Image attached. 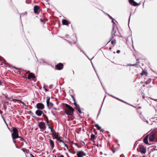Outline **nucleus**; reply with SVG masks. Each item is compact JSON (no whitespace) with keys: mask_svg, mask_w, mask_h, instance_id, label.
Listing matches in <instances>:
<instances>
[{"mask_svg":"<svg viewBox=\"0 0 157 157\" xmlns=\"http://www.w3.org/2000/svg\"><path fill=\"white\" fill-rule=\"evenodd\" d=\"M65 105L69 109V110H65L64 111V112L68 116H73V112L75 109L72 107L67 104H65Z\"/></svg>","mask_w":157,"mask_h":157,"instance_id":"f257e3e1","label":"nucleus"},{"mask_svg":"<svg viewBox=\"0 0 157 157\" xmlns=\"http://www.w3.org/2000/svg\"><path fill=\"white\" fill-rule=\"evenodd\" d=\"M113 26L112 31V35L111 38H110V40L108 43H109L110 41H111L113 38V36H116L118 35V34L116 33L117 31V29L116 28L115 23L113 21Z\"/></svg>","mask_w":157,"mask_h":157,"instance_id":"f03ea898","label":"nucleus"},{"mask_svg":"<svg viewBox=\"0 0 157 157\" xmlns=\"http://www.w3.org/2000/svg\"><path fill=\"white\" fill-rule=\"evenodd\" d=\"M12 130L13 132L12 133V138L13 139L18 138V133L17 129L15 128H13Z\"/></svg>","mask_w":157,"mask_h":157,"instance_id":"7ed1b4c3","label":"nucleus"},{"mask_svg":"<svg viewBox=\"0 0 157 157\" xmlns=\"http://www.w3.org/2000/svg\"><path fill=\"white\" fill-rule=\"evenodd\" d=\"M140 152L142 154H145L146 152V150L144 146L143 145L139 146Z\"/></svg>","mask_w":157,"mask_h":157,"instance_id":"20e7f679","label":"nucleus"},{"mask_svg":"<svg viewBox=\"0 0 157 157\" xmlns=\"http://www.w3.org/2000/svg\"><path fill=\"white\" fill-rule=\"evenodd\" d=\"M47 105L48 108L49 109H51L53 106V104L50 101V98H48L46 100Z\"/></svg>","mask_w":157,"mask_h":157,"instance_id":"39448f33","label":"nucleus"},{"mask_svg":"<svg viewBox=\"0 0 157 157\" xmlns=\"http://www.w3.org/2000/svg\"><path fill=\"white\" fill-rule=\"evenodd\" d=\"M38 126L40 129H42L43 130H44L46 128V127L44 122H41L39 123Z\"/></svg>","mask_w":157,"mask_h":157,"instance_id":"423d86ee","label":"nucleus"},{"mask_svg":"<svg viewBox=\"0 0 157 157\" xmlns=\"http://www.w3.org/2000/svg\"><path fill=\"white\" fill-rule=\"evenodd\" d=\"M55 138L58 141H59V143H60V142H63V140L61 139V138H62L59 135L58 133H56L55 132Z\"/></svg>","mask_w":157,"mask_h":157,"instance_id":"0eeeda50","label":"nucleus"},{"mask_svg":"<svg viewBox=\"0 0 157 157\" xmlns=\"http://www.w3.org/2000/svg\"><path fill=\"white\" fill-rule=\"evenodd\" d=\"M36 107L38 109L42 110L44 108V105L42 103H39L36 104Z\"/></svg>","mask_w":157,"mask_h":157,"instance_id":"6e6552de","label":"nucleus"},{"mask_svg":"<svg viewBox=\"0 0 157 157\" xmlns=\"http://www.w3.org/2000/svg\"><path fill=\"white\" fill-rule=\"evenodd\" d=\"M55 67L56 69L58 70H60L63 69V65L62 63H59V64L56 65Z\"/></svg>","mask_w":157,"mask_h":157,"instance_id":"1a4fd4ad","label":"nucleus"},{"mask_svg":"<svg viewBox=\"0 0 157 157\" xmlns=\"http://www.w3.org/2000/svg\"><path fill=\"white\" fill-rule=\"evenodd\" d=\"M78 157H83L86 155V154L82 151H78L77 154Z\"/></svg>","mask_w":157,"mask_h":157,"instance_id":"9d476101","label":"nucleus"},{"mask_svg":"<svg viewBox=\"0 0 157 157\" xmlns=\"http://www.w3.org/2000/svg\"><path fill=\"white\" fill-rule=\"evenodd\" d=\"M74 105L76 108V109L80 113H82V112L79 105H78L76 102H74Z\"/></svg>","mask_w":157,"mask_h":157,"instance_id":"9b49d317","label":"nucleus"},{"mask_svg":"<svg viewBox=\"0 0 157 157\" xmlns=\"http://www.w3.org/2000/svg\"><path fill=\"white\" fill-rule=\"evenodd\" d=\"M130 3L132 5L134 6H139L140 4H138L137 3L135 2L133 0H129Z\"/></svg>","mask_w":157,"mask_h":157,"instance_id":"f8f14e48","label":"nucleus"},{"mask_svg":"<svg viewBox=\"0 0 157 157\" xmlns=\"http://www.w3.org/2000/svg\"><path fill=\"white\" fill-rule=\"evenodd\" d=\"M35 114L38 116H41L42 114H44L43 111L40 109H38L36 110L35 112Z\"/></svg>","mask_w":157,"mask_h":157,"instance_id":"ddd939ff","label":"nucleus"},{"mask_svg":"<svg viewBox=\"0 0 157 157\" xmlns=\"http://www.w3.org/2000/svg\"><path fill=\"white\" fill-rule=\"evenodd\" d=\"M148 135H146L143 140L144 142L147 145H149L148 144Z\"/></svg>","mask_w":157,"mask_h":157,"instance_id":"4468645a","label":"nucleus"},{"mask_svg":"<svg viewBox=\"0 0 157 157\" xmlns=\"http://www.w3.org/2000/svg\"><path fill=\"white\" fill-rule=\"evenodd\" d=\"M157 120L156 118H153L151 119L150 120V121L151 122V123L150 124L155 125L156 123L155 121H156Z\"/></svg>","mask_w":157,"mask_h":157,"instance_id":"2eb2a0df","label":"nucleus"},{"mask_svg":"<svg viewBox=\"0 0 157 157\" xmlns=\"http://www.w3.org/2000/svg\"><path fill=\"white\" fill-rule=\"evenodd\" d=\"M49 140L51 146V149H53L54 147V141L50 139H49Z\"/></svg>","mask_w":157,"mask_h":157,"instance_id":"dca6fc26","label":"nucleus"},{"mask_svg":"<svg viewBox=\"0 0 157 157\" xmlns=\"http://www.w3.org/2000/svg\"><path fill=\"white\" fill-rule=\"evenodd\" d=\"M39 7L38 6L36 5L34 7V12L35 13H38L37 10H39Z\"/></svg>","mask_w":157,"mask_h":157,"instance_id":"f3484780","label":"nucleus"},{"mask_svg":"<svg viewBox=\"0 0 157 157\" xmlns=\"http://www.w3.org/2000/svg\"><path fill=\"white\" fill-rule=\"evenodd\" d=\"M154 135L153 134H151L149 137V140L150 141H152L154 140Z\"/></svg>","mask_w":157,"mask_h":157,"instance_id":"a211bd4d","label":"nucleus"},{"mask_svg":"<svg viewBox=\"0 0 157 157\" xmlns=\"http://www.w3.org/2000/svg\"><path fill=\"white\" fill-rule=\"evenodd\" d=\"M35 78V75L32 73H30L27 78L28 79H30L31 78Z\"/></svg>","mask_w":157,"mask_h":157,"instance_id":"6ab92c4d","label":"nucleus"},{"mask_svg":"<svg viewBox=\"0 0 157 157\" xmlns=\"http://www.w3.org/2000/svg\"><path fill=\"white\" fill-rule=\"evenodd\" d=\"M95 126L97 128V129L100 130L101 132H103L104 130L101 128V127L98 124H96Z\"/></svg>","mask_w":157,"mask_h":157,"instance_id":"aec40b11","label":"nucleus"},{"mask_svg":"<svg viewBox=\"0 0 157 157\" xmlns=\"http://www.w3.org/2000/svg\"><path fill=\"white\" fill-rule=\"evenodd\" d=\"M62 22L63 25H67L68 24L67 21L65 19L62 21Z\"/></svg>","mask_w":157,"mask_h":157,"instance_id":"412c9836","label":"nucleus"},{"mask_svg":"<svg viewBox=\"0 0 157 157\" xmlns=\"http://www.w3.org/2000/svg\"><path fill=\"white\" fill-rule=\"evenodd\" d=\"M95 138V136L93 134H92L91 135V138L90 139V140L93 141V142H94V139Z\"/></svg>","mask_w":157,"mask_h":157,"instance_id":"4be33fe9","label":"nucleus"},{"mask_svg":"<svg viewBox=\"0 0 157 157\" xmlns=\"http://www.w3.org/2000/svg\"><path fill=\"white\" fill-rule=\"evenodd\" d=\"M141 75H144L145 76H146L147 75V72L143 70L142 72L141 73Z\"/></svg>","mask_w":157,"mask_h":157,"instance_id":"5701e85b","label":"nucleus"},{"mask_svg":"<svg viewBox=\"0 0 157 157\" xmlns=\"http://www.w3.org/2000/svg\"><path fill=\"white\" fill-rule=\"evenodd\" d=\"M68 151L69 152L72 154L74 155L76 153V152L74 150L71 151L70 150L68 149Z\"/></svg>","mask_w":157,"mask_h":157,"instance_id":"b1692460","label":"nucleus"},{"mask_svg":"<svg viewBox=\"0 0 157 157\" xmlns=\"http://www.w3.org/2000/svg\"><path fill=\"white\" fill-rule=\"evenodd\" d=\"M111 43L112 45L115 44H116V40L113 39L111 41Z\"/></svg>","mask_w":157,"mask_h":157,"instance_id":"393cba45","label":"nucleus"},{"mask_svg":"<svg viewBox=\"0 0 157 157\" xmlns=\"http://www.w3.org/2000/svg\"><path fill=\"white\" fill-rule=\"evenodd\" d=\"M151 79L149 78L148 80L145 82V83L146 84H148L151 82Z\"/></svg>","mask_w":157,"mask_h":157,"instance_id":"a878e982","label":"nucleus"},{"mask_svg":"<svg viewBox=\"0 0 157 157\" xmlns=\"http://www.w3.org/2000/svg\"><path fill=\"white\" fill-rule=\"evenodd\" d=\"M62 142L64 145L67 147V148H68V146L67 144H66L64 142L63 140V142H60V143Z\"/></svg>","mask_w":157,"mask_h":157,"instance_id":"bb28decb","label":"nucleus"},{"mask_svg":"<svg viewBox=\"0 0 157 157\" xmlns=\"http://www.w3.org/2000/svg\"><path fill=\"white\" fill-rule=\"evenodd\" d=\"M18 138H19L20 139V140L21 141H25V140L24 139L21 137L19 136H18Z\"/></svg>","mask_w":157,"mask_h":157,"instance_id":"cd10ccee","label":"nucleus"},{"mask_svg":"<svg viewBox=\"0 0 157 157\" xmlns=\"http://www.w3.org/2000/svg\"><path fill=\"white\" fill-rule=\"evenodd\" d=\"M51 130V131L53 133L55 132V131L54 129L52 128L51 127L50 128H49Z\"/></svg>","mask_w":157,"mask_h":157,"instance_id":"c85d7f7f","label":"nucleus"},{"mask_svg":"<svg viewBox=\"0 0 157 157\" xmlns=\"http://www.w3.org/2000/svg\"><path fill=\"white\" fill-rule=\"evenodd\" d=\"M71 96L72 98L73 99V101H74V102H76L75 101V98H74V96L72 95H71Z\"/></svg>","mask_w":157,"mask_h":157,"instance_id":"c756f323","label":"nucleus"},{"mask_svg":"<svg viewBox=\"0 0 157 157\" xmlns=\"http://www.w3.org/2000/svg\"><path fill=\"white\" fill-rule=\"evenodd\" d=\"M28 113L31 115H32L33 114V113L31 111H29V112Z\"/></svg>","mask_w":157,"mask_h":157,"instance_id":"7c9ffc66","label":"nucleus"},{"mask_svg":"<svg viewBox=\"0 0 157 157\" xmlns=\"http://www.w3.org/2000/svg\"><path fill=\"white\" fill-rule=\"evenodd\" d=\"M73 144H74L75 146H76L78 148H79V147L78 145V144L77 143H73Z\"/></svg>","mask_w":157,"mask_h":157,"instance_id":"2f4dec72","label":"nucleus"},{"mask_svg":"<svg viewBox=\"0 0 157 157\" xmlns=\"http://www.w3.org/2000/svg\"><path fill=\"white\" fill-rule=\"evenodd\" d=\"M53 85H50L49 86V88L51 89H52V87H53Z\"/></svg>","mask_w":157,"mask_h":157,"instance_id":"473e14b6","label":"nucleus"},{"mask_svg":"<svg viewBox=\"0 0 157 157\" xmlns=\"http://www.w3.org/2000/svg\"><path fill=\"white\" fill-rule=\"evenodd\" d=\"M51 113H52V114L54 116H55V113H54V112L53 111V110H52L51 111Z\"/></svg>","mask_w":157,"mask_h":157,"instance_id":"72a5a7b5","label":"nucleus"},{"mask_svg":"<svg viewBox=\"0 0 157 157\" xmlns=\"http://www.w3.org/2000/svg\"><path fill=\"white\" fill-rule=\"evenodd\" d=\"M109 16L110 18L112 19V22H113V21L114 20V19L109 15ZM113 21L114 22V21Z\"/></svg>","mask_w":157,"mask_h":157,"instance_id":"f704fd0d","label":"nucleus"},{"mask_svg":"<svg viewBox=\"0 0 157 157\" xmlns=\"http://www.w3.org/2000/svg\"><path fill=\"white\" fill-rule=\"evenodd\" d=\"M116 99H117L118 100H119V101H123V100H122L121 99H119V98H116Z\"/></svg>","mask_w":157,"mask_h":157,"instance_id":"c9c22d12","label":"nucleus"},{"mask_svg":"<svg viewBox=\"0 0 157 157\" xmlns=\"http://www.w3.org/2000/svg\"><path fill=\"white\" fill-rule=\"evenodd\" d=\"M40 21L41 22H44V20L42 19L41 18H40Z\"/></svg>","mask_w":157,"mask_h":157,"instance_id":"e433bc0d","label":"nucleus"},{"mask_svg":"<svg viewBox=\"0 0 157 157\" xmlns=\"http://www.w3.org/2000/svg\"><path fill=\"white\" fill-rule=\"evenodd\" d=\"M109 95H110V96H111V97H112L114 98H115L116 99V98H117V97H115L112 95H109V94H108Z\"/></svg>","mask_w":157,"mask_h":157,"instance_id":"4c0bfd02","label":"nucleus"},{"mask_svg":"<svg viewBox=\"0 0 157 157\" xmlns=\"http://www.w3.org/2000/svg\"><path fill=\"white\" fill-rule=\"evenodd\" d=\"M30 157H35L32 154H30Z\"/></svg>","mask_w":157,"mask_h":157,"instance_id":"58836bf2","label":"nucleus"},{"mask_svg":"<svg viewBox=\"0 0 157 157\" xmlns=\"http://www.w3.org/2000/svg\"><path fill=\"white\" fill-rule=\"evenodd\" d=\"M48 126V128H50L51 127L50 126V125L49 124H47Z\"/></svg>","mask_w":157,"mask_h":157,"instance_id":"ea45409f","label":"nucleus"},{"mask_svg":"<svg viewBox=\"0 0 157 157\" xmlns=\"http://www.w3.org/2000/svg\"><path fill=\"white\" fill-rule=\"evenodd\" d=\"M57 157H64L63 155H61L60 156H57Z\"/></svg>","mask_w":157,"mask_h":157,"instance_id":"a19ab883","label":"nucleus"},{"mask_svg":"<svg viewBox=\"0 0 157 157\" xmlns=\"http://www.w3.org/2000/svg\"><path fill=\"white\" fill-rule=\"evenodd\" d=\"M120 52V51L119 50H118L117 51V53H119Z\"/></svg>","mask_w":157,"mask_h":157,"instance_id":"79ce46f5","label":"nucleus"},{"mask_svg":"<svg viewBox=\"0 0 157 157\" xmlns=\"http://www.w3.org/2000/svg\"><path fill=\"white\" fill-rule=\"evenodd\" d=\"M2 82L0 80V86L2 85Z\"/></svg>","mask_w":157,"mask_h":157,"instance_id":"37998d69","label":"nucleus"},{"mask_svg":"<svg viewBox=\"0 0 157 157\" xmlns=\"http://www.w3.org/2000/svg\"><path fill=\"white\" fill-rule=\"evenodd\" d=\"M44 89H45V91H48V90L47 89H46V88H45V86H44Z\"/></svg>","mask_w":157,"mask_h":157,"instance_id":"c03bdc74","label":"nucleus"},{"mask_svg":"<svg viewBox=\"0 0 157 157\" xmlns=\"http://www.w3.org/2000/svg\"><path fill=\"white\" fill-rule=\"evenodd\" d=\"M53 109H55V110H57L58 109L57 108H56L55 107H53Z\"/></svg>","mask_w":157,"mask_h":157,"instance_id":"a18cd8bd","label":"nucleus"},{"mask_svg":"<svg viewBox=\"0 0 157 157\" xmlns=\"http://www.w3.org/2000/svg\"><path fill=\"white\" fill-rule=\"evenodd\" d=\"M2 117L3 118H3V116H2ZM3 120H4V121L6 123V121H5V120L4 119H3Z\"/></svg>","mask_w":157,"mask_h":157,"instance_id":"49530a36","label":"nucleus"},{"mask_svg":"<svg viewBox=\"0 0 157 157\" xmlns=\"http://www.w3.org/2000/svg\"><path fill=\"white\" fill-rule=\"evenodd\" d=\"M94 70L96 72V73L97 74V72L96 71V70L94 68Z\"/></svg>","mask_w":157,"mask_h":157,"instance_id":"de8ad7c7","label":"nucleus"},{"mask_svg":"<svg viewBox=\"0 0 157 157\" xmlns=\"http://www.w3.org/2000/svg\"><path fill=\"white\" fill-rule=\"evenodd\" d=\"M146 122L147 123H149L148 121H147L146 120Z\"/></svg>","mask_w":157,"mask_h":157,"instance_id":"09e8293b","label":"nucleus"},{"mask_svg":"<svg viewBox=\"0 0 157 157\" xmlns=\"http://www.w3.org/2000/svg\"><path fill=\"white\" fill-rule=\"evenodd\" d=\"M122 102H124V103H127L126 102H125V101H124L123 100V101Z\"/></svg>","mask_w":157,"mask_h":157,"instance_id":"8fccbe9b","label":"nucleus"},{"mask_svg":"<svg viewBox=\"0 0 157 157\" xmlns=\"http://www.w3.org/2000/svg\"><path fill=\"white\" fill-rule=\"evenodd\" d=\"M101 110V109H100V112H99V113L98 114V115H99V114H100V111Z\"/></svg>","mask_w":157,"mask_h":157,"instance_id":"3c124183","label":"nucleus"},{"mask_svg":"<svg viewBox=\"0 0 157 157\" xmlns=\"http://www.w3.org/2000/svg\"><path fill=\"white\" fill-rule=\"evenodd\" d=\"M109 49H110V50H111V47H110L109 48Z\"/></svg>","mask_w":157,"mask_h":157,"instance_id":"603ef678","label":"nucleus"},{"mask_svg":"<svg viewBox=\"0 0 157 157\" xmlns=\"http://www.w3.org/2000/svg\"><path fill=\"white\" fill-rule=\"evenodd\" d=\"M82 52H83V53L85 54V52H84V51H82Z\"/></svg>","mask_w":157,"mask_h":157,"instance_id":"864d4df0","label":"nucleus"},{"mask_svg":"<svg viewBox=\"0 0 157 157\" xmlns=\"http://www.w3.org/2000/svg\"><path fill=\"white\" fill-rule=\"evenodd\" d=\"M130 18V17H129V22Z\"/></svg>","mask_w":157,"mask_h":157,"instance_id":"5fc2aeb1","label":"nucleus"},{"mask_svg":"<svg viewBox=\"0 0 157 157\" xmlns=\"http://www.w3.org/2000/svg\"><path fill=\"white\" fill-rule=\"evenodd\" d=\"M26 2L27 3H29H29H27V1H26Z\"/></svg>","mask_w":157,"mask_h":157,"instance_id":"6e6d98bb","label":"nucleus"},{"mask_svg":"<svg viewBox=\"0 0 157 157\" xmlns=\"http://www.w3.org/2000/svg\"><path fill=\"white\" fill-rule=\"evenodd\" d=\"M47 123H48V121H47Z\"/></svg>","mask_w":157,"mask_h":157,"instance_id":"4d7b16f0","label":"nucleus"},{"mask_svg":"<svg viewBox=\"0 0 157 157\" xmlns=\"http://www.w3.org/2000/svg\"><path fill=\"white\" fill-rule=\"evenodd\" d=\"M33 117L35 118H36V117Z\"/></svg>","mask_w":157,"mask_h":157,"instance_id":"13d9d810","label":"nucleus"},{"mask_svg":"<svg viewBox=\"0 0 157 157\" xmlns=\"http://www.w3.org/2000/svg\"><path fill=\"white\" fill-rule=\"evenodd\" d=\"M143 98H144V96H143Z\"/></svg>","mask_w":157,"mask_h":157,"instance_id":"bf43d9fd","label":"nucleus"},{"mask_svg":"<svg viewBox=\"0 0 157 157\" xmlns=\"http://www.w3.org/2000/svg\"><path fill=\"white\" fill-rule=\"evenodd\" d=\"M66 153V154L67 155V153Z\"/></svg>","mask_w":157,"mask_h":157,"instance_id":"052dcab7","label":"nucleus"},{"mask_svg":"<svg viewBox=\"0 0 157 157\" xmlns=\"http://www.w3.org/2000/svg\"><path fill=\"white\" fill-rule=\"evenodd\" d=\"M133 156H134V155H133Z\"/></svg>","mask_w":157,"mask_h":157,"instance_id":"680f3d73","label":"nucleus"},{"mask_svg":"<svg viewBox=\"0 0 157 157\" xmlns=\"http://www.w3.org/2000/svg\"><path fill=\"white\" fill-rule=\"evenodd\" d=\"M83 143H84V144H85V143L83 142Z\"/></svg>","mask_w":157,"mask_h":157,"instance_id":"e2e57ef3","label":"nucleus"},{"mask_svg":"<svg viewBox=\"0 0 157 157\" xmlns=\"http://www.w3.org/2000/svg\"><path fill=\"white\" fill-rule=\"evenodd\" d=\"M143 157H145V156H143Z\"/></svg>","mask_w":157,"mask_h":157,"instance_id":"0e129e2a","label":"nucleus"}]
</instances>
